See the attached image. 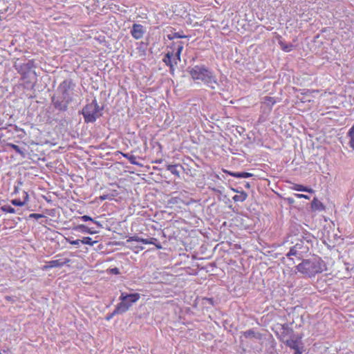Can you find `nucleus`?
Masks as SVG:
<instances>
[{
	"label": "nucleus",
	"instance_id": "obj_32",
	"mask_svg": "<svg viewBox=\"0 0 354 354\" xmlns=\"http://www.w3.org/2000/svg\"><path fill=\"white\" fill-rule=\"evenodd\" d=\"M44 217L43 215L41 214H30L29 216H28V218H35V219H39L40 218H42Z\"/></svg>",
	"mask_w": 354,
	"mask_h": 354
},
{
	"label": "nucleus",
	"instance_id": "obj_42",
	"mask_svg": "<svg viewBox=\"0 0 354 354\" xmlns=\"http://www.w3.org/2000/svg\"><path fill=\"white\" fill-rule=\"evenodd\" d=\"M0 354H1V353H0Z\"/></svg>",
	"mask_w": 354,
	"mask_h": 354
},
{
	"label": "nucleus",
	"instance_id": "obj_7",
	"mask_svg": "<svg viewBox=\"0 0 354 354\" xmlns=\"http://www.w3.org/2000/svg\"><path fill=\"white\" fill-rule=\"evenodd\" d=\"M301 337H297L295 339L290 338L287 339L285 342L286 345L295 350V354H301L303 353V347L300 346L301 344L300 339Z\"/></svg>",
	"mask_w": 354,
	"mask_h": 354
},
{
	"label": "nucleus",
	"instance_id": "obj_23",
	"mask_svg": "<svg viewBox=\"0 0 354 354\" xmlns=\"http://www.w3.org/2000/svg\"><path fill=\"white\" fill-rule=\"evenodd\" d=\"M169 39L171 40L175 38H185L187 36L180 34V32H171L167 35Z\"/></svg>",
	"mask_w": 354,
	"mask_h": 354
},
{
	"label": "nucleus",
	"instance_id": "obj_39",
	"mask_svg": "<svg viewBox=\"0 0 354 354\" xmlns=\"http://www.w3.org/2000/svg\"><path fill=\"white\" fill-rule=\"evenodd\" d=\"M207 300L211 304H213V299L212 298H209V299H207Z\"/></svg>",
	"mask_w": 354,
	"mask_h": 354
},
{
	"label": "nucleus",
	"instance_id": "obj_34",
	"mask_svg": "<svg viewBox=\"0 0 354 354\" xmlns=\"http://www.w3.org/2000/svg\"><path fill=\"white\" fill-rule=\"evenodd\" d=\"M110 273L114 274H118L120 273V270L118 268H113L110 270Z\"/></svg>",
	"mask_w": 354,
	"mask_h": 354
},
{
	"label": "nucleus",
	"instance_id": "obj_19",
	"mask_svg": "<svg viewBox=\"0 0 354 354\" xmlns=\"http://www.w3.org/2000/svg\"><path fill=\"white\" fill-rule=\"evenodd\" d=\"M311 207L315 210H322L324 209L323 204L317 198H314L311 203Z\"/></svg>",
	"mask_w": 354,
	"mask_h": 354
},
{
	"label": "nucleus",
	"instance_id": "obj_29",
	"mask_svg": "<svg viewBox=\"0 0 354 354\" xmlns=\"http://www.w3.org/2000/svg\"><path fill=\"white\" fill-rule=\"evenodd\" d=\"M167 170L169 171L173 174H176V175L178 176L179 173L176 169V166L175 165H168L167 166Z\"/></svg>",
	"mask_w": 354,
	"mask_h": 354
},
{
	"label": "nucleus",
	"instance_id": "obj_41",
	"mask_svg": "<svg viewBox=\"0 0 354 354\" xmlns=\"http://www.w3.org/2000/svg\"><path fill=\"white\" fill-rule=\"evenodd\" d=\"M157 248H161V246L160 245H157Z\"/></svg>",
	"mask_w": 354,
	"mask_h": 354
},
{
	"label": "nucleus",
	"instance_id": "obj_9",
	"mask_svg": "<svg viewBox=\"0 0 354 354\" xmlns=\"http://www.w3.org/2000/svg\"><path fill=\"white\" fill-rule=\"evenodd\" d=\"M96 226L95 227H89L84 225H79L73 228V230L77 232H80L82 233H88L90 234H93L99 232V230L101 227L100 223H95Z\"/></svg>",
	"mask_w": 354,
	"mask_h": 354
},
{
	"label": "nucleus",
	"instance_id": "obj_4",
	"mask_svg": "<svg viewBox=\"0 0 354 354\" xmlns=\"http://www.w3.org/2000/svg\"><path fill=\"white\" fill-rule=\"evenodd\" d=\"M174 46H176V49L169 50L162 59L165 64L169 66L171 74L174 73L175 66L180 61V54L183 49V44L181 41L174 44Z\"/></svg>",
	"mask_w": 354,
	"mask_h": 354
},
{
	"label": "nucleus",
	"instance_id": "obj_5",
	"mask_svg": "<svg viewBox=\"0 0 354 354\" xmlns=\"http://www.w3.org/2000/svg\"><path fill=\"white\" fill-rule=\"evenodd\" d=\"M101 109L96 100H93L91 104H86L82 109V113L86 123L94 122L97 118L101 116Z\"/></svg>",
	"mask_w": 354,
	"mask_h": 354
},
{
	"label": "nucleus",
	"instance_id": "obj_27",
	"mask_svg": "<svg viewBox=\"0 0 354 354\" xmlns=\"http://www.w3.org/2000/svg\"><path fill=\"white\" fill-rule=\"evenodd\" d=\"M8 145L10 148L14 149L18 154H20V155H23L24 154L23 151L20 149V147L18 145H16L12 144V143H9Z\"/></svg>",
	"mask_w": 354,
	"mask_h": 354
},
{
	"label": "nucleus",
	"instance_id": "obj_12",
	"mask_svg": "<svg viewBox=\"0 0 354 354\" xmlns=\"http://www.w3.org/2000/svg\"><path fill=\"white\" fill-rule=\"evenodd\" d=\"M128 310V306L124 303H119L112 313L108 315L106 317V320H110L114 315L117 314H122Z\"/></svg>",
	"mask_w": 354,
	"mask_h": 354
},
{
	"label": "nucleus",
	"instance_id": "obj_37",
	"mask_svg": "<svg viewBox=\"0 0 354 354\" xmlns=\"http://www.w3.org/2000/svg\"><path fill=\"white\" fill-rule=\"evenodd\" d=\"M82 218L84 221H93V220L88 216H84Z\"/></svg>",
	"mask_w": 354,
	"mask_h": 354
},
{
	"label": "nucleus",
	"instance_id": "obj_21",
	"mask_svg": "<svg viewBox=\"0 0 354 354\" xmlns=\"http://www.w3.org/2000/svg\"><path fill=\"white\" fill-rule=\"evenodd\" d=\"M133 241H138V242H142L145 244H152L153 243V241H156V239H153V238H151L150 239V241L147 240V239H140L139 238L138 236H133V237H131V238Z\"/></svg>",
	"mask_w": 354,
	"mask_h": 354
},
{
	"label": "nucleus",
	"instance_id": "obj_17",
	"mask_svg": "<svg viewBox=\"0 0 354 354\" xmlns=\"http://www.w3.org/2000/svg\"><path fill=\"white\" fill-rule=\"evenodd\" d=\"M292 189L294 190H296V191H299V192H309V193L313 192V190L311 188H308L307 187H304L301 185H298V184H294Z\"/></svg>",
	"mask_w": 354,
	"mask_h": 354
},
{
	"label": "nucleus",
	"instance_id": "obj_20",
	"mask_svg": "<svg viewBox=\"0 0 354 354\" xmlns=\"http://www.w3.org/2000/svg\"><path fill=\"white\" fill-rule=\"evenodd\" d=\"M348 136L350 138L349 145L351 148L354 149V124L349 129Z\"/></svg>",
	"mask_w": 354,
	"mask_h": 354
},
{
	"label": "nucleus",
	"instance_id": "obj_30",
	"mask_svg": "<svg viewBox=\"0 0 354 354\" xmlns=\"http://www.w3.org/2000/svg\"><path fill=\"white\" fill-rule=\"evenodd\" d=\"M10 203L15 206H22L24 205V201H21L20 199H13Z\"/></svg>",
	"mask_w": 354,
	"mask_h": 354
},
{
	"label": "nucleus",
	"instance_id": "obj_6",
	"mask_svg": "<svg viewBox=\"0 0 354 354\" xmlns=\"http://www.w3.org/2000/svg\"><path fill=\"white\" fill-rule=\"evenodd\" d=\"M310 243L308 241L299 240L294 246L290 248L287 257L295 256L299 259L309 251Z\"/></svg>",
	"mask_w": 354,
	"mask_h": 354
},
{
	"label": "nucleus",
	"instance_id": "obj_13",
	"mask_svg": "<svg viewBox=\"0 0 354 354\" xmlns=\"http://www.w3.org/2000/svg\"><path fill=\"white\" fill-rule=\"evenodd\" d=\"M61 267H62V259L52 260L46 262V265L44 266V270Z\"/></svg>",
	"mask_w": 354,
	"mask_h": 354
},
{
	"label": "nucleus",
	"instance_id": "obj_22",
	"mask_svg": "<svg viewBox=\"0 0 354 354\" xmlns=\"http://www.w3.org/2000/svg\"><path fill=\"white\" fill-rule=\"evenodd\" d=\"M122 155L125 157L126 158H127L129 160V161L133 164V165H138V163L136 162V157L132 154H129V153H121Z\"/></svg>",
	"mask_w": 354,
	"mask_h": 354
},
{
	"label": "nucleus",
	"instance_id": "obj_31",
	"mask_svg": "<svg viewBox=\"0 0 354 354\" xmlns=\"http://www.w3.org/2000/svg\"><path fill=\"white\" fill-rule=\"evenodd\" d=\"M66 241L74 245H79L81 243V239L71 240L70 238H66Z\"/></svg>",
	"mask_w": 354,
	"mask_h": 354
},
{
	"label": "nucleus",
	"instance_id": "obj_8",
	"mask_svg": "<svg viewBox=\"0 0 354 354\" xmlns=\"http://www.w3.org/2000/svg\"><path fill=\"white\" fill-rule=\"evenodd\" d=\"M140 298V295L138 293L133 294H124L122 293L120 297L121 300L120 303H124L128 306V309L130 308L133 303L137 301Z\"/></svg>",
	"mask_w": 354,
	"mask_h": 354
},
{
	"label": "nucleus",
	"instance_id": "obj_40",
	"mask_svg": "<svg viewBox=\"0 0 354 354\" xmlns=\"http://www.w3.org/2000/svg\"><path fill=\"white\" fill-rule=\"evenodd\" d=\"M245 187L249 188L250 187V184L248 183H247L246 185H245Z\"/></svg>",
	"mask_w": 354,
	"mask_h": 354
},
{
	"label": "nucleus",
	"instance_id": "obj_11",
	"mask_svg": "<svg viewBox=\"0 0 354 354\" xmlns=\"http://www.w3.org/2000/svg\"><path fill=\"white\" fill-rule=\"evenodd\" d=\"M145 32V28L142 25L138 24H134L131 30V34L132 37L136 39H141L143 37Z\"/></svg>",
	"mask_w": 354,
	"mask_h": 354
},
{
	"label": "nucleus",
	"instance_id": "obj_26",
	"mask_svg": "<svg viewBox=\"0 0 354 354\" xmlns=\"http://www.w3.org/2000/svg\"><path fill=\"white\" fill-rule=\"evenodd\" d=\"M1 209L3 212H8V213H15V212H16V210L15 209V208H13L10 205H4L1 206Z\"/></svg>",
	"mask_w": 354,
	"mask_h": 354
},
{
	"label": "nucleus",
	"instance_id": "obj_10",
	"mask_svg": "<svg viewBox=\"0 0 354 354\" xmlns=\"http://www.w3.org/2000/svg\"><path fill=\"white\" fill-rule=\"evenodd\" d=\"M34 67V62L32 60H28V62L19 65L17 68V70L20 74H28L32 75Z\"/></svg>",
	"mask_w": 354,
	"mask_h": 354
},
{
	"label": "nucleus",
	"instance_id": "obj_24",
	"mask_svg": "<svg viewBox=\"0 0 354 354\" xmlns=\"http://www.w3.org/2000/svg\"><path fill=\"white\" fill-rule=\"evenodd\" d=\"M247 196H248V195L245 192H242L240 195L234 196L233 197V199L235 201L243 202V201H244L246 199Z\"/></svg>",
	"mask_w": 354,
	"mask_h": 354
},
{
	"label": "nucleus",
	"instance_id": "obj_18",
	"mask_svg": "<svg viewBox=\"0 0 354 354\" xmlns=\"http://www.w3.org/2000/svg\"><path fill=\"white\" fill-rule=\"evenodd\" d=\"M232 176L236 178H249L252 176V174L248 172H230L229 173Z\"/></svg>",
	"mask_w": 354,
	"mask_h": 354
},
{
	"label": "nucleus",
	"instance_id": "obj_15",
	"mask_svg": "<svg viewBox=\"0 0 354 354\" xmlns=\"http://www.w3.org/2000/svg\"><path fill=\"white\" fill-rule=\"evenodd\" d=\"M21 78L25 80L26 83H31L32 82H36L37 80V74L35 71H33V75H28V74H21Z\"/></svg>",
	"mask_w": 354,
	"mask_h": 354
},
{
	"label": "nucleus",
	"instance_id": "obj_2",
	"mask_svg": "<svg viewBox=\"0 0 354 354\" xmlns=\"http://www.w3.org/2000/svg\"><path fill=\"white\" fill-rule=\"evenodd\" d=\"M189 73L194 80H201L212 89L218 86L216 76L205 66H194L189 69Z\"/></svg>",
	"mask_w": 354,
	"mask_h": 354
},
{
	"label": "nucleus",
	"instance_id": "obj_16",
	"mask_svg": "<svg viewBox=\"0 0 354 354\" xmlns=\"http://www.w3.org/2000/svg\"><path fill=\"white\" fill-rule=\"evenodd\" d=\"M12 223H2L0 224V234L1 235L7 234V230L13 227Z\"/></svg>",
	"mask_w": 354,
	"mask_h": 354
},
{
	"label": "nucleus",
	"instance_id": "obj_14",
	"mask_svg": "<svg viewBox=\"0 0 354 354\" xmlns=\"http://www.w3.org/2000/svg\"><path fill=\"white\" fill-rule=\"evenodd\" d=\"M243 335L246 338L254 337L257 339H261L262 338V335L260 333L256 332L252 329L243 332Z\"/></svg>",
	"mask_w": 354,
	"mask_h": 354
},
{
	"label": "nucleus",
	"instance_id": "obj_1",
	"mask_svg": "<svg viewBox=\"0 0 354 354\" xmlns=\"http://www.w3.org/2000/svg\"><path fill=\"white\" fill-rule=\"evenodd\" d=\"M74 88L75 84L71 80H64L59 84L57 88L59 95L52 98L53 104L56 109L60 111L67 110L68 104L73 101Z\"/></svg>",
	"mask_w": 354,
	"mask_h": 354
},
{
	"label": "nucleus",
	"instance_id": "obj_25",
	"mask_svg": "<svg viewBox=\"0 0 354 354\" xmlns=\"http://www.w3.org/2000/svg\"><path fill=\"white\" fill-rule=\"evenodd\" d=\"M279 44H280L281 49L283 50H284L285 52H290L292 49L293 45L291 44H286L282 41H281Z\"/></svg>",
	"mask_w": 354,
	"mask_h": 354
},
{
	"label": "nucleus",
	"instance_id": "obj_35",
	"mask_svg": "<svg viewBox=\"0 0 354 354\" xmlns=\"http://www.w3.org/2000/svg\"><path fill=\"white\" fill-rule=\"evenodd\" d=\"M99 198L101 201H104L106 199H111L112 198L109 194H104V195L100 196Z\"/></svg>",
	"mask_w": 354,
	"mask_h": 354
},
{
	"label": "nucleus",
	"instance_id": "obj_38",
	"mask_svg": "<svg viewBox=\"0 0 354 354\" xmlns=\"http://www.w3.org/2000/svg\"><path fill=\"white\" fill-rule=\"evenodd\" d=\"M71 260L70 259H64V261L62 260V266L68 263H70Z\"/></svg>",
	"mask_w": 354,
	"mask_h": 354
},
{
	"label": "nucleus",
	"instance_id": "obj_3",
	"mask_svg": "<svg viewBox=\"0 0 354 354\" xmlns=\"http://www.w3.org/2000/svg\"><path fill=\"white\" fill-rule=\"evenodd\" d=\"M298 272L308 277L322 272L326 269V265L320 259H306L297 266Z\"/></svg>",
	"mask_w": 354,
	"mask_h": 354
},
{
	"label": "nucleus",
	"instance_id": "obj_28",
	"mask_svg": "<svg viewBox=\"0 0 354 354\" xmlns=\"http://www.w3.org/2000/svg\"><path fill=\"white\" fill-rule=\"evenodd\" d=\"M97 241H93L90 237H84L81 239V243L93 245Z\"/></svg>",
	"mask_w": 354,
	"mask_h": 354
},
{
	"label": "nucleus",
	"instance_id": "obj_33",
	"mask_svg": "<svg viewBox=\"0 0 354 354\" xmlns=\"http://www.w3.org/2000/svg\"><path fill=\"white\" fill-rule=\"evenodd\" d=\"M265 100H266V102L268 104H272L273 105L275 102V101L273 100L272 97H265Z\"/></svg>",
	"mask_w": 354,
	"mask_h": 354
},
{
	"label": "nucleus",
	"instance_id": "obj_36",
	"mask_svg": "<svg viewBox=\"0 0 354 354\" xmlns=\"http://www.w3.org/2000/svg\"><path fill=\"white\" fill-rule=\"evenodd\" d=\"M295 196L299 198H307V199L309 198V197L307 195H304V194H295Z\"/></svg>",
	"mask_w": 354,
	"mask_h": 354
}]
</instances>
